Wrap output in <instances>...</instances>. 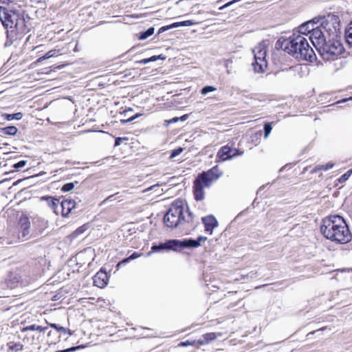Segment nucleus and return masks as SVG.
<instances>
[{
	"instance_id": "f257e3e1",
	"label": "nucleus",
	"mask_w": 352,
	"mask_h": 352,
	"mask_svg": "<svg viewBox=\"0 0 352 352\" xmlns=\"http://www.w3.org/2000/svg\"><path fill=\"white\" fill-rule=\"evenodd\" d=\"M320 232L327 239L345 244L352 239V234L344 219L339 215L326 217L322 220Z\"/></svg>"
},
{
	"instance_id": "f03ea898",
	"label": "nucleus",
	"mask_w": 352,
	"mask_h": 352,
	"mask_svg": "<svg viewBox=\"0 0 352 352\" xmlns=\"http://www.w3.org/2000/svg\"><path fill=\"white\" fill-rule=\"evenodd\" d=\"M280 47L299 61L313 62L316 59V54L307 39L300 34L294 33L288 38L282 41Z\"/></svg>"
},
{
	"instance_id": "7ed1b4c3",
	"label": "nucleus",
	"mask_w": 352,
	"mask_h": 352,
	"mask_svg": "<svg viewBox=\"0 0 352 352\" xmlns=\"http://www.w3.org/2000/svg\"><path fill=\"white\" fill-rule=\"evenodd\" d=\"M192 221V214L186 210L182 201L177 200L174 202L164 217V223L170 228H177L184 222Z\"/></svg>"
},
{
	"instance_id": "20e7f679",
	"label": "nucleus",
	"mask_w": 352,
	"mask_h": 352,
	"mask_svg": "<svg viewBox=\"0 0 352 352\" xmlns=\"http://www.w3.org/2000/svg\"><path fill=\"white\" fill-rule=\"evenodd\" d=\"M223 175V172L217 166L199 174L194 182L193 192L197 201L204 199V188H209L212 184Z\"/></svg>"
},
{
	"instance_id": "39448f33",
	"label": "nucleus",
	"mask_w": 352,
	"mask_h": 352,
	"mask_svg": "<svg viewBox=\"0 0 352 352\" xmlns=\"http://www.w3.org/2000/svg\"><path fill=\"white\" fill-rule=\"evenodd\" d=\"M317 50L324 60L331 61L337 60L344 52V48L340 41L329 38L320 45Z\"/></svg>"
},
{
	"instance_id": "423d86ee",
	"label": "nucleus",
	"mask_w": 352,
	"mask_h": 352,
	"mask_svg": "<svg viewBox=\"0 0 352 352\" xmlns=\"http://www.w3.org/2000/svg\"><path fill=\"white\" fill-rule=\"evenodd\" d=\"M252 52L254 57V62L252 63L254 71L258 73L264 72L267 67L265 45L263 43H259L253 49Z\"/></svg>"
},
{
	"instance_id": "0eeeda50",
	"label": "nucleus",
	"mask_w": 352,
	"mask_h": 352,
	"mask_svg": "<svg viewBox=\"0 0 352 352\" xmlns=\"http://www.w3.org/2000/svg\"><path fill=\"white\" fill-rule=\"evenodd\" d=\"M321 20L322 21L320 25L324 33L329 36H332V38H334L340 30V21L338 17L334 14H329L327 16L321 18Z\"/></svg>"
},
{
	"instance_id": "6e6552de",
	"label": "nucleus",
	"mask_w": 352,
	"mask_h": 352,
	"mask_svg": "<svg viewBox=\"0 0 352 352\" xmlns=\"http://www.w3.org/2000/svg\"><path fill=\"white\" fill-rule=\"evenodd\" d=\"M20 12L8 10L6 8L0 6V21L6 28L12 29L14 23L19 18Z\"/></svg>"
},
{
	"instance_id": "1a4fd4ad",
	"label": "nucleus",
	"mask_w": 352,
	"mask_h": 352,
	"mask_svg": "<svg viewBox=\"0 0 352 352\" xmlns=\"http://www.w3.org/2000/svg\"><path fill=\"white\" fill-rule=\"evenodd\" d=\"M243 151H241L236 148H231L226 145L222 146L217 154V157L224 162L226 160H231L236 156L242 155Z\"/></svg>"
},
{
	"instance_id": "9d476101",
	"label": "nucleus",
	"mask_w": 352,
	"mask_h": 352,
	"mask_svg": "<svg viewBox=\"0 0 352 352\" xmlns=\"http://www.w3.org/2000/svg\"><path fill=\"white\" fill-rule=\"evenodd\" d=\"M311 30L312 31L309 38L315 47L318 49L320 45L327 41L325 33L320 25L312 27Z\"/></svg>"
},
{
	"instance_id": "9b49d317",
	"label": "nucleus",
	"mask_w": 352,
	"mask_h": 352,
	"mask_svg": "<svg viewBox=\"0 0 352 352\" xmlns=\"http://www.w3.org/2000/svg\"><path fill=\"white\" fill-rule=\"evenodd\" d=\"M182 249L181 240L173 239L168 240L165 243H161L159 245L152 246L153 252H158L163 250H172L174 251Z\"/></svg>"
},
{
	"instance_id": "f8f14e48",
	"label": "nucleus",
	"mask_w": 352,
	"mask_h": 352,
	"mask_svg": "<svg viewBox=\"0 0 352 352\" xmlns=\"http://www.w3.org/2000/svg\"><path fill=\"white\" fill-rule=\"evenodd\" d=\"M109 276L105 271L101 269L94 276V285L100 288L104 287L108 283Z\"/></svg>"
},
{
	"instance_id": "ddd939ff",
	"label": "nucleus",
	"mask_w": 352,
	"mask_h": 352,
	"mask_svg": "<svg viewBox=\"0 0 352 352\" xmlns=\"http://www.w3.org/2000/svg\"><path fill=\"white\" fill-rule=\"evenodd\" d=\"M204 224L205 231L210 234H212V230L218 226V222L215 217L212 215H208L202 218Z\"/></svg>"
},
{
	"instance_id": "4468645a",
	"label": "nucleus",
	"mask_w": 352,
	"mask_h": 352,
	"mask_svg": "<svg viewBox=\"0 0 352 352\" xmlns=\"http://www.w3.org/2000/svg\"><path fill=\"white\" fill-rule=\"evenodd\" d=\"M60 207L62 216L67 217L75 208L76 201L73 199H65L60 202Z\"/></svg>"
},
{
	"instance_id": "2eb2a0df",
	"label": "nucleus",
	"mask_w": 352,
	"mask_h": 352,
	"mask_svg": "<svg viewBox=\"0 0 352 352\" xmlns=\"http://www.w3.org/2000/svg\"><path fill=\"white\" fill-rule=\"evenodd\" d=\"M206 239V237L200 236L197 240L191 239L181 240L182 249L187 248H197L201 245V241H205Z\"/></svg>"
},
{
	"instance_id": "dca6fc26",
	"label": "nucleus",
	"mask_w": 352,
	"mask_h": 352,
	"mask_svg": "<svg viewBox=\"0 0 352 352\" xmlns=\"http://www.w3.org/2000/svg\"><path fill=\"white\" fill-rule=\"evenodd\" d=\"M319 21H316V19L307 21L306 23H302L298 27V32L297 34H300V35H304L307 34H311V28L314 27V25L318 23Z\"/></svg>"
},
{
	"instance_id": "f3484780",
	"label": "nucleus",
	"mask_w": 352,
	"mask_h": 352,
	"mask_svg": "<svg viewBox=\"0 0 352 352\" xmlns=\"http://www.w3.org/2000/svg\"><path fill=\"white\" fill-rule=\"evenodd\" d=\"M221 336V333H208L206 334H204L201 338L195 341V342H197V344L199 346L207 344L211 341L215 340L217 336Z\"/></svg>"
},
{
	"instance_id": "a211bd4d",
	"label": "nucleus",
	"mask_w": 352,
	"mask_h": 352,
	"mask_svg": "<svg viewBox=\"0 0 352 352\" xmlns=\"http://www.w3.org/2000/svg\"><path fill=\"white\" fill-rule=\"evenodd\" d=\"M33 225L38 234H42L48 227V222L44 219L36 218L33 220Z\"/></svg>"
},
{
	"instance_id": "6ab92c4d",
	"label": "nucleus",
	"mask_w": 352,
	"mask_h": 352,
	"mask_svg": "<svg viewBox=\"0 0 352 352\" xmlns=\"http://www.w3.org/2000/svg\"><path fill=\"white\" fill-rule=\"evenodd\" d=\"M20 224L21 236L22 238L25 239L30 234V222L28 218H23L21 219Z\"/></svg>"
},
{
	"instance_id": "aec40b11",
	"label": "nucleus",
	"mask_w": 352,
	"mask_h": 352,
	"mask_svg": "<svg viewBox=\"0 0 352 352\" xmlns=\"http://www.w3.org/2000/svg\"><path fill=\"white\" fill-rule=\"evenodd\" d=\"M41 200L46 201L49 207L52 208L56 214H58L57 208L60 204L59 199L52 197H42Z\"/></svg>"
},
{
	"instance_id": "412c9836",
	"label": "nucleus",
	"mask_w": 352,
	"mask_h": 352,
	"mask_svg": "<svg viewBox=\"0 0 352 352\" xmlns=\"http://www.w3.org/2000/svg\"><path fill=\"white\" fill-rule=\"evenodd\" d=\"M16 31L24 32L25 31V19L23 16L20 13L19 18L17 20V22L14 23V28Z\"/></svg>"
},
{
	"instance_id": "4be33fe9",
	"label": "nucleus",
	"mask_w": 352,
	"mask_h": 352,
	"mask_svg": "<svg viewBox=\"0 0 352 352\" xmlns=\"http://www.w3.org/2000/svg\"><path fill=\"white\" fill-rule=\"evenodd\" d=\"M9 350L14 352L21 351L23 349V345L21 342H10L8 343Z\"/></svg>"
},
{
	"instance_id": "5701e85b",
	"label": "nucleus",
	"mask_w": 352,
	"mask_h": 352,
	"mask_svg": "<svg viewBox=\"0 0 352 352\" xmlns=\"http://www.w3.org/2000/svg\"><path fill=\"white\" fill-rule=\"evenodd\" d=\"M345 38L348 44L352 46V21L348 25L345 30Z\"/></svg>"
},
{
	"instance_id": "b1692460",
	"label": "nucleus",
	"mask_w": 352,
	"mask_h": 352,
	"mask_svg": "<svg viewBox=\"0 0 352 352\" xmlns=\"http://www.w3.org/2000/svg\"><path fill=\"white\" fill-rule=\"evenodd\" d=\"M47 327H43L42 326L32 324L30 326L25 327L22 329V332H25L28 331H44L47 329Z\"/></svg>"
},
{
	"instance_id": "393cba45",
	"label": "nucleus",
	"mask_w": 352,
	"mask_h": 352,
	"mask_svg": "<svg viewBox=\"0 0 352 352\" xmlns=\"http://www.w3.org/2000/svg\"><path fill=\"white\" fill-rule=\"evenodd\" d=\"M1 132L4 135H14L17 132V128L14 126H10L1 129Z\"/></svg>"
},
{
	"instance_id": "a878e982",
	"label": "nucleus",
	"mask_w": 352,
	"mask_h": 352,
	"mask_svg": "<svg viewBox=\"0 0 352 352\" xmlns=\"http://www.w3.org/2000/svg\"><path fill=\"white\" fill-rule=\"evenodd\" d=\"M155 28L153 27L149 28L146 31L142 32L139 38L140 40H145L154 34Z\"/></svg>"
},
{
	"instance_id": "bb28decb",
	"label": "nucleus",
	"mask_w": 352,
	"mask_h": 352,
	"mask_svg": "<svg viewBox=\"0 0 352 352\" xmlns=\"http://www.w3.org/2000/svg\"><path fill=\"white\" fill-rule=\"evenodd\" d=\"M23 114L20 112L12 113V114H6V118L8 120H19L22 118Z\"/></svg>"
},
{
	"instance_id": "cd10ccee",
	"label": "nucleus",
	"mask_w": 352,
	"mask_h": 352,
	"mask_svg": "<svg viewBox=\"0 0 352 352\" xmlns=\"http://www.w3.org/2000/svg\"><path fill=\"white\" fill-rule=\"evenodd\" d=\"M334 166L333 162H328L326 164L319 165L316 167V170H328L332 168Z\"/></svg>"
},
{
	"instance_id": "c85d7f7f",
	"label": "nucleus",
	"mask_w": 352,
	"mask_h": 352,
	"mask_svg": "<svg viewBox=\"0 0 352 352\" xmlns=\"http://www.w3.org/2000/svg\"><path fill=\"white\" fill-rule=\"evenodd\" d=\"M177 23H173V24L169 25L163 26V27H162V28H160L159 29L157 34H160L163 33L165 31H167V30H170L172 28H177L178 25H177Z\"/></svg>"
},
{
	"instance_id": "c756f323",
	"label": "nucleus",
	"mask_w": 352,
	"mask_h": 352,
	"mask_svg": "<svg viewBox=\"0 0 352 352\" xmlns=\"http://www.w3.org/2000/svg\"><path fill=\"white\" fill-rule=\"evenodd\" d=\"M87 229V226L86 225H83L78 228H77L74 232V236H78V235L83 234Z\"/></svg>"
},
{
	"instance_id": "7c9ffc66",
	"label": "nucleus",
	"mask_w": 352,
	"mask_h": 352,
	"mask_svg": "<svg viewBox=\"0 0 352 352\" xmlns=\"http://www.w3.org/2000/svg\"><path fill=\"white\" fill-rule=\"evenodd\" d=\"M272 127L271 123H266L264 125V138L267 139L272 131Z\"/></svg>"
},
{
	"instance_id": "2f4dec72",
	"label": "nucleus",
	"mask_w": 352,
	"mask_h": 352,
	"mask_svg": "<svg viewBox=\"0 0 352 352\" xmlns=\"http://www.w3.org/2000/svg\"><path fill=\"white\" fill-rule=\"evenodd\" d=\"M352 174V168L349 170L346 173H344V175H342L340 178H339V182L340 183H343V182H345L346 180H348V179L349 178V177Z\"/></svg>"
},
{
	"instance_id": "473e14b6",
	"label": "nucleus",
	"mask_w": 352,
	"mask_h": 352,
	"mask_svg": "<svg viewBox=\"0 0 352 352\" xmlns=\"http://www.w3.org/2000/svg\"><path fill=\"white\" fill-rule=\"evenodd\" d=\"M216 90V88L212 86H206L201 90V94L203 95H206L210 92L214 91Z\"/></svg>"
},
{
	"instance_id": "72a5a7b5",
	"label": "nucleus",
	"mask_w": 352,
	"mask_h": 352,
	"mask_svg": "<svg viewBox=\"0 0 352 352\" xmlns=\"http://www.w3.org/2000/svg\"><path fill=\"white\" fill-rule=\"evenodd\" d=\"M184 151L183 148L182 147H179L177 148V149H175L172 151L170 155V159H173L175 157H177V155H179V154H181L182 153V151Z\"/></svg>"
},
{
	"instance_id": "f704fd0d",
	"label": "nucleus",
	"mask_w": 352,
	"mask_h": 352,
	"mask_svg": "<svg viewBox=\"0 0 352 352\" xmlns=\"http://www.w3.org/2000/svg\"><path fill=\"white\" fill-rule=\"evenodd\" d=\"M74 183H67L63 186L62 190L64 192H69L74 189Z\"/></svg>"
},
{
	"instance_id": "c9c22d12",
	"label": "nucleus",
	"mask_w": 352,
	"mask_h": 352,
	"mask_svg": "<svg viewBox=\"0 0 352 352\" xmlns=\"http://www.w3.org/2000/svg\"><path fill=\"white\" fill-rule=\"evenodd\" d=\"M56 54L57 51L56 50H50L43 56V59H48L56 56Z\"/></svg>"
},
{
	"instance_id": "e433bc0d",
	"label": "nucleus",
	"mask_w": 352,
	"mask_h": 352,
	"mask_svg": "<svg viewBox=\"0 0 352 352\" xmlns=\"http://www.w3.org/2000/svg\"><path fill=\"white\" fill-rule=\"evenodd\" d=\"M140 256V254H138V252H133L129 257L124 259L122 261V263L129 262L131 260H133V259H135V258H138Z\"/></svg>"
},
{
	"instance_id": "4c0bfd02",
	"label": "nucleus",
	"mask_w": 352,
	"mask_h": 352,
	"mask_svg": "<svg viewBox=\"0 0 352 352\" xmlns=\"http://www.w3.org/2000/svg\"><path fill=\"white\" fill-rule=\"evenodd\" d=\"M27 164V161L25 160H21L16 164H14V168L19 170L20 168H23Z\"/></svg>"
},
{
	"instance_id": "58836bf2",
	"label": "nucleus",
	"mask_w": 352,
	"mask_h": 352,
	"mask_svg": "<svg viewBox=\"0 0 352 352\" xmlns=\"http://www.w3.org/2000/svg\"><path fill=\"white\" fill-rule=\"evenodd\" d=\"M50 326L52 328L55 329L56 330V331H58V332H64V333H65L67 331V329L65 327H58L56 324H54V323L53 324H50Z\"/></svg>"
},
{
	"instance_id": "ea45409f",
	"label": "nucleus",
	"mask_w": 352,
	"mask_h": 352,
	"mask_svg": "<svg viewBox=\"0 0 352 352\" xmlns=\"http://www.w3.org/2000/svg\"><path fill=\"white\" fill-rule=\"evenodd\" d=\"M196 340H194L193 342H189V341H186V342H182L179 344V346H189V345H192V346H198L199 345L197 344V342H195Z\"/></svg>"
},
{
	"instance_id": "a19ab883",
	"label": "nucleus",
	"mask_w": 352,
	"mask_h": 352,
	"mask_svg": "<svg viewBox=\"0 0 352 352\" xmlns=\"http://www.w3.org/2000/svg\"><path fill=\"white\" fill-rule=\"evenodd\" d=\"M176 23H177V25H178L177 28L180 27V26L191 25L193 24V23L191 21H190V20L182 21V22H177Z\"/></svg>"
},
{
	"instance_id": "79ce46f5",
	"label": "nucleus",
	"mask_w": 352,
	"mask_h": 352,
	"mask_svg": "<svg viewBox=\"0 0 352 352\" xmlns=\"http://www.w3.org/2000/svg\"><path fill=\"white\" fill-rule=\"evenodd\" d=\"M141 116V114H139V113H136L135 116L129 118V119L127 120H122L121 122L122 123H126V122H132L135 119H136L137 118L140 117Z\"/></svg>"
},
{
	"instance_id": "37998d69",
	"label": "nucleus",
	"mask_w": 352,
	"mask_h": 352,
	"mask_svg": "<svg viewBox=\"0 0 352 352\" xmlns=\"http://www.w3.org/2000/svg\"><path fill=\"white\" fill-rule=\"evenodd\" d=\"M240 0H232L231 1H229L227 3H226L225 5H223V6L220 7L219 8V10H222L228 7H229L230 6L232 5L234 3H236V2H238Z\"/></svg>"
},
{
	"instance_id": "c03bdc74",
	"label": "nucleus",
	"mask_w": 352,
	"mask_h": 352,
	"mask_svg": "<svg viewBox=\"0 0 352 352\" xmlns=\"http://www.w3.org/2000/svg\"><path fill=\"white\" fill-rule=\"evenodd\" d=\"M159 59H164V57H163L162 55H159V56H153L148 58L149 63L156 61Z\"/></svg>"
},
{
	"instance_id": "a18cd8bd",
	"label": "nucleus",
	"mask_w": 352,
	"mask_h": 352,
	"mask_svg": "<svg viewBox=\"0 0 352 352\" xmlns=\"http://www.w3.org/2000/svg\"><path fill=\"white\" fill-rule=\"evenodd\" d=\"M179 121V118L178 117H175L170 120H166V122L167 123V124H173V123H175Z\"/></svg>"
},
{
	"instance_id": "49530a36",
	"label": "nucleus",
	"mask_w": 352,
	"mask_h": 352,
	"mask_svg": "<svg viewBox=\"0 0 352 352\" xmlns=\"http://www.w3.org/2000/svg\"><path fill=\"white\" fill-rule=\"evenodd\" d=\"M123 140H125V138H117L115 140V144L114 146H118L120 144L121 142Z\"/></svg>"
},
{
	"instance_id": "de8ad7c7",
	"label": "nucleus",
	"mask_w": 352,
	"mask_h": 352,
	"mask_svg": "<svg viewBox=\"0 0 352 352\" xmlns=\"http://www.w3.org/2000/svg\"><path fill=\"white\" fill-rule=\"evenodd\" d=\"M76 349V347H72L71 349H66V350H64V351H56V352H69V351H74Z\"/></svg>"
},
{
	"instance_id": "09e8293b",
	"label": "nucleus",
	"mask_w": 352,
	"mask_h": 352,
	"mask_svg": "<svg viewBox=\"0 0 352 352\" xmlns=\"http://www.w3.org/2000/svg\"><path fill=\"white\" fill-rule=\"evenodd\" d=\"M149 63L148 58H144L139 61V63L140 64H147Z\"/></svg>"
},
{
	"instance_id": "8fccbe9b",
	"label": "nucleus",
	"mask_w": 352,
	"mask_h": 352,
	"mask_svg": "<svg viewBox=\"0 0 352 352\" xmlns=\"http://www.w3.org/2000/svg\"><path fill=\"white\" fill-rule=\"evenodd\" d=\"M188 115L187 114H185L181 117L179 118V120H181V121H185L187 118H188Z\"/></svg>"
},
{
	"instance_id": "3c124183",
	"label": "nucleus",
	"mask_w": 352,
	"mask_h": 352,
	"mask_svg": "<svg viewBox=\"0 0 352 352\" xmlns=\"http://www.w3.org/2000/svg\"><path fill=\"white\" fill-rule=\"evenodd\" d=\"M14 279H16V283H19V278H14ZM16 286V285L15 284V283H11L10 287V288H14Z\"/></svg>"
},
{
	"instance_id": "603ef678",
	"label": "nucleus",
	"mask_w": 352,
	"mask_h": 352,
	"mask_svg": "<svg viewBox=\"0 0 352 352\" xmlns=\"http://www.w3.org/2000/svg\"><path fill=\"white\" fill-rule=\"evenodd\" d=\"M0 1L4 4H8L10 2H11V0H0Z\"/></svg>"
},
{
	"instance_id": "864d4df0",
	"label": "nucleus",
	"mask_w": 352,
	"mask_h": 352,
	"mask_svg": "<svg viewBox=\"0 0 352 352\" xmlns=\"http://www.w3.org/2000/svg\"><path fill=\"white\" fill-rule=\"evenodd\" d=\"M44 60V59H43V56H42V57L39 58L38 60V61H41V60Z\"/></svg>"
},
{
	"instance_id": "5fc2aeb1",
	"label": "nucleus",
	"mask_w": 352,
	"mask_h": 352,
	"mask_svg": "<svg viewBox=\"0 0 352 352\" xmlns=\"http://www.w3.org/2000/svg\"><path fill=\"white\" fill-rule=\"evenodd\" d=\"M48 336H53L52 332V331H50V332L48 333Z\"/></svg>"
},
{
	"instance_id": "6e6d98bb",
	"label": "nucleus",
	"mask_w": 352,
	"mask_h": 352,
	"mask_svg": "<svg viewBox=\"0 0 352 352\" xmlns=\"http://www.w3.org/2000/svg\"><path fill=\"white\" fill-rule=\"evenodd\" d=\"M112 197V196H109L106 200H109Z\"/></svg>"
}]
</instances>
